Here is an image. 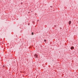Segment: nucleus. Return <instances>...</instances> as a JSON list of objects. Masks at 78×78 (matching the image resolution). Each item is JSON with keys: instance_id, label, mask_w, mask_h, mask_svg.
<instances>
[{"instance_id": "obj_1", "label": "nucleus", "mask_w": 78, "mask_h": 78, "mask_svg": "<svg viewBox=\"0 0 78 78\" xmlns=\"http://www.w3.org/2000/svg\"><path fill=\"white\" fill-rule=\"evenodd\" d=\"M34 56H35L36 58H37L38 57V55L36 54H35Z\"/></svg>"}, {"instance_id": "obj_2", "label": "nucleus", "mask_w": 78, "mask_h": 78, "mask_svg": "<svg viewBox=\"0 0 78 78\" xmlns=\"http://www.w3.org/2000/svg\"><path fill=\"white\" fill-rule=\"evenodd\" d=\"M69 25H70V24H71V21H69Z\"/></svg>"}, {"instance_id": "obj_3", "label": "nucleus", "mask_w": 78, "mask_h": 78, "mask_svg": "<svg viewBox=\"0 0 78 78\" xmlns=\"http://www.w3.org/2000/svg\"><path fill=\"white\" fill-rule=\"evenodd\" d=\"M74 48L73 47H71V50H72V49H74Z\"/></svg>"}, {"instance_id": "obj_4", "label": "nucleus", "mask_w": 78, "mask_h": 78, "mask_svg": "<svg viewBox=\"0 0 78 78\" xmlns=\"http://www.w3.org/2000/svg\"><path fill=\"white\" fill-rule=\"evenodd\" d=\"M32 35H33V34H34L33 33H32Z\"/></svg>"}, {"instance_id": "obj_5", "label": "nucleus", "mask_w": 78, "mask_h": 78, "mask_svg": "<svg viewBox=\"0 0 78 78\" xmlns=\"http://www.w3.org/2000/svg\"><path fill=\"white\" fill-rule=\"evenodd\" d=\"M3 68H4L5 67V65H3Z\"/></svg>"}, {"instance_id": "obj_6", "label": "nucleus", "mask_w": 78, "mask_h": 78, "mask_svg": "<svg viewBox=\"0 0 78 78\" xmlns=\"http://www.w3.org/2000/svg\"><path fill=\"white\" fill-rule=\"evenodd\" d=\"M44 42H45V41H46V40H44Z\"/></svg>"}]
</instances>
